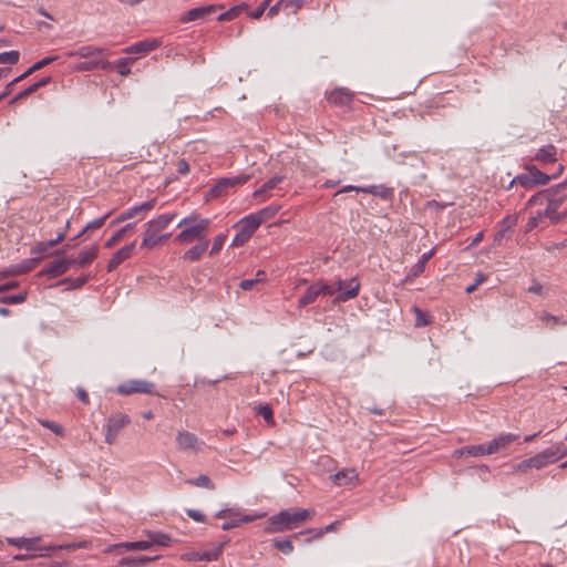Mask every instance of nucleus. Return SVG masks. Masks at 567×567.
I'll return each instance as SVG.
<instances>
[{
  "mask_svg": "<svg viewBox=\"0 0 567 567\" xmlns=\"http://www.w3.org/2000/svg\"><path fill=\"white\" fill-rule=\"evenodd\" d=\"M567 182L559 183L533 195L528 206H544L536 210L529 218L527 226L529 229L540 226L545 219L551 225H556L567 218Z\"/></svg>",
  "mask_w": 567,
  "mask_h": 567,
  "instance_id": "1",
  "label": "nucleus"
},
{
  "mask_svg": "<svg viewBox=\"0 0 567 567\" xmlns=\"http://www.w3.org/2000/svg\"><path fill=\"white\" fill-rule=\"evenodd\" d=\"M210 220L203 218L198 214H190L177 223L182 230L176 235L175 241L181 245H187L194 241H208Z\"/></svg>",
  "mask_w": 567,
  "mask_h": 567,
  "instance_id": "2",
  "label": "nucleus"
},
{
  "mask_svg": "<svg viewBox=\"0 0 567 567\" xmlns=\"http://www.w3.org/2000/svg\"><path fill=\"white\" fill-rule=\"evenodd\" d=\"M565 456H567V451H563L561 446H550L534 456L515 464L513 468L515 472L523 473L527 472L529 468L542 470Z\"/></svg>",
  "mask_w": 567,
  "mask_h": 567,
  "instance_id": "3",
  "label": "nucleus"
},
{
  "mask_svg": "<svg viewBox=\"0 0 567 567\" xmlns=\"http://www.w3.org/2000/svg\"><path fill=\"white\" fill-rule=\"evenodd\" d=\"M176 217L175 213L158 215L146 224V229L142 239V248H154L162 240L168 238L171 234H161Z\"/></svg>",
  "mask_w": 567,
  "mask_h": 567,
  "instance_id": "4",
  "label": "nucleus"
},
{
  "mask_svg": "<svg viewBox=\"0 0 567 567\" xmlns=\"http://www.w3.org/2000/svg\"><path fill=\"white\" fill-rule=\"evenodd\" d=\"M313 511L299 509L291 512L288 509L281 511L270 517V525L272 532H286L296 528L300 523L307 520Z\"/></svg>",
  "mask_w": 567,
  "mask_h": 567,
  "instance_id": "5",
  "label": "nucleus"
},
{
  "mask_svg": "<svg viewBox=\"0 0 567 567\" xmlns=\"http://www.w3.org/2000/svg\"><path fill=\"white\" fill-rule=\"evenodd\" d=\"M217 517L226 518V520L221 524L223 530H230L233 528H236L240 526L241 524L251 523L260 517L264 516V514L260 515H250V514H241L239 511L228 508V509H221L216 514Z\"/></svg>",
  "mask_w": 567,
  "mask_h": 567,
  "instance_id": "6",
  "label": "nucleus"
},
{
  "mask_svg": "<svg viewBox=\"0 0 567 567\" xmlns=\"http://www.w3.org/2000/svg\"><path fill=\"white\" fill-rule=\"evenodd\" d=\"M249 178L250 176L247 174L223 177L209 189L208 195L210 197L224 196L230 188L244 185Z\"/></svg>",
  "mask_w": 567,
  "mask_h": 567,
  "instance_id": "7",
  "label": "nucleus"
},
{
  "mask_svg": "<svg viewBox=\"0 0 567 567\" xmlns=\"http://www.w3.org/2000/svg\"><path fill=\"white\" fill-rule=\"evenodd\" d=\"M177 449L186 453H197L204 446V442L200 441L194 433L188 431H178L176 434Z\"/></svg>",
  "mask_w": 567,
  "mask_h": 567,
  "instance_id": "8",
  "label": "nucleus"
},
{
  "mask_svg": "<svg viewBox=\"0 0 567 567\" xmlns=\"http://www.w3.org/2000/svg\"><path fill=\"white\" fill-rule=\"evenodd\" d=\"M337 289L340 293L336 297L337 302H346L350 299L355 298L360 291V282L357 278L349 280H338Z\"/></svg>",
  "mask_w": 567,
  "mask_h": 567,
  "instance_id": "9",
  "label": "nucleus"
},
{
  "mask_svg": "<svg viewBox=\"0 0 567 567\" xmlns=\"http://www.w3.org/2000/svg\"><path fill=\"white\" fill-rule=\"evenodd\" d=\"M117 392L125 395L132 393L153 394L155 392V384L146 380H131L120 384Z\"/></svg>",
  "mask_w": 567,
  "mask_h": 567,
  "instance_id": "10",
  "label": "nucleus"
},
{
  "mask_svg": "<svg viewBox=\"0 0 567 567\" xmlns=\"http://www.w3.org/2000/svg\"><path fill=\"white\" fill-rule=\"evenodd\" d=\"M155 204H156V199H151V200H147V202L142 203L140 205L132 206L128 209H126L125 212H123L122 214H120L112 221V224L122 223V221H125V220H127L130 218H133V217L137 216L141 213L150 212V210H152L154 208Z\"/></svg>",
  "mask_w": 567,
  "mask_h": 567,
  "instance_id": "11",
  "label": "nucleus"
},
{
  "mask_svg": "<svg viewBox=\"0 0 567 567\" xmlns=\"http://www.w3.org/2000/svg\"><path fill=\"white\" fill-rule=\"evenodd\" d=\"M135 250V243H131L128 245L123 246L122 248L117 249L112 258L109 260L107 264V271L112 272L115 270L123 261L128 259Z\"/></svg>",
  "mask_w": 567,
  "mask_h": 567,
  "instance_id": "12",
  "label": "nucleus"
},
{
  "mask_svg": "<svg viewBox=\"0 0 567 567\" xmlns=\"http://www.w3.org/2000/svg\"><path fill=\"white\" fill-rule=\"evenodd\" d=\"M219 6L216 4H209L204 7H197L188 10L183 17L181 18L182 22H190L199 19H204L206 16L214 13Z\"/></svg>",
  "mask_w": 567,
  "mask_h": 567,
  "instance_id": "13",
  "label": "nucleus"
},
{
  "mask_svg": "<svg viewBox=\"0 0 567 567\" xmlns=\"http://www.w3.org/2000/svg\"><path fill=\"white\" fill-rule=\"evenodd\" d=\"M519 437L518 434L514 433H502L498 436L494 437L489 443V452L492 454L497 453L499 451L505 450L508 445L515 442Z\"/></svg>",
  "mask_w": 567,
  "mask_h": 567,
  "instance_id": "14",
  "label": "nucleus"
},
{
  "mask_svg": "<svg viewBox=\"0 0 567 567\" xmlns=\"http://www.w3.org/2000/svg\"><path fill=\"white\" fill-rule=\"evenodd\" d=\"M97 54H110V51L104 48H99L94 45H82L74 51H70L66 53L68 58H93Z\"/></svg>",
  "mask_w": 567,
  "mask_h": 567,
  "instance_id": "15",
  "label": "nucleus"
},
{
  "mask_svg": "<svg viewBox=\"0 0 567 567\" xmlns=\"http://www.w3.org/2000/svg\"><path fill=\"white\" fill-rule=\"evenodd\" d=\"M328 101L334 105H348L353 99L352 92L344 87H337L328 94Z\"/></svg>",
  "mask_w": 567,
  "mask_h": 567,
  "instance_id": "16",
  "label": "nucleus"
},
{
  "mask_svg": "<svg viewBox=\"0 0 567 567\" xmlns=\"http://www.w3.org/2000/svg\"><path fill=\"white\" fill-rule=\"evenodd\" d=\"M159 45V41L156 39H150L136 42L126 49H124V52L127 54H144L147 53L154 49H156Z\"/></svg>",
  "mask_w": 567,
  "mask_h": 567,
  "instance_id": "17",
  "label": "nucleus"
},
{
  "mask_svg": "<svg viewBox=\"0 0 567 567\" xmlns=\"http://www.w3.org/2000/svg\"><path fill=\"white\" fill-rule=\"evenodd\" d=\"M260 225L261 223L252 213L243 217L238 223L234 225V227L237 229H243L247 235L251 237Z\"/></svg>",
  "mask_w": 567,
  "mask_h": 567,
  "instance_id": "18",
  "label": "nucleus"
},
{
  "mask_svg": "<svg viewBox=\"0 0 567 567\" xmlns=\"http://www.w3.org/2000/svg\"><path fill=\"white\" fill-rule=\"evenodd\" d=\"M128 423V415L124 413H115L107 419V422L104 425V430H109L110 432H115L118 434V432Z\"/></svg>",
  "mask_w": 567,
  "mask_h": 567,
  "instance_id": "19",
  "label": "nucleus"
},
{
  "mask_svg": "<svg viewBox=\"0 0 567 567\" xmlns=\"http://www.w3.org/2000/svg\"><path fill=\"white\" fill-rule=\"evenodd\" d=\"M94 69L111 70L113 69V64L112 62L100 58L86 62H81L75 66V70L80 72L92 71Z\"/></svg>",
  "mask_w": 567,
  "mask_h": 567,
  "instance_id": "20",
  "label": "nucleus"
},
{
  "mask_svg": "<svg viewBox=\"0 0 567 567\" xmlns=\"http://www.w3.org/2000/svg\"><path fill=\"white\" fill-rule=\"evenodd\" d=\"M285 179V176L282 175H275L267 182H265L259 188H257L252 196L254 198H261V200H265L267 197V194L274 189L278 184H280Z\"/></svg>",
  "mask_w": 567,
  "mask_h": 567,
  "instance_id": "21",
  "label": "nucleus"
},
{
  "mask_svg": "<svg viewBox=\"0 0 567 567\" xmlns=\"http://www.w3.org/2000/svg\"><path fill=\"white\" fill-rule=\"evenodd\" d=\"M157 557H148V556H127L123 557L117 561V565L121 567H145L151 561L155 560Z\"/></svg>",
  "mask_w": 567,
  "mask_h": 567,
  "instance_id": "22",
  "label": "nucleus"
},
{
  "mask_svg": "<svg viewBox=\"0 0 567 567\" xmlns=\"http://www.w3.org/2000/svg\"><path fill=\"white\" fill-rule=\"evenodd\" d=\"M557 148L553 144L545 145L540 147L536 155L535 159L543 164L554 163L557 159Z\"/></svg>",
  "mask_w": 567,
  "mask_h": 567,
  "instance_id": "23",
  "label": "nucleus"
},
{
  "mask_svg": "<svg viewBox=\"0 0 567 567\" xmlns=\"http://www.w3.org/2000/svg\"><path fill=\"white\" fill-rule=\"evenodd\" d=\"M359 477L358 472L354 468H343L339 472H337L332 480L338 485H347L355 482Z\"/></svg>",
  "mask_w": 567,
  "mask_h": 567,
  "instance_id": "24",
  "label": "nucleus"
},
{
  "mask_svg": "<svg viewBox=\"0 0 567 567\" xmlns=\"http://www.w3.org/2000/svg\"><path fill=\"white\" fill-rule=\"evenodd\" d=\"M320 289L321 288L318 285V282H315L311 286H309L303 296L300 297L298 301V308H305L306 306L315 302L318 299V297L321 296Z\"/></svg>",
  "mask_w": 567,
  "mask_h": 567,
  "instance_id": "25",
  "label": "nucleus"
},
{
  "mask_svg": "<svg viewBox=\"0 0 567 567\" xmlns=\"http://www.w3.org/2000/svg\"><path fill=\"white\" fill-rule=\"evenodd\" d=\"M208 244V241H199L198 244L186 250L183 255V258L189 261L199 260L203 254L207 250Z\"/></svg>",
  "mask_w": 567,
  "mask_h": 567,
  "instance_id": "26",
  "label": "nucleus"
},
{
  "mask_svg": "<svg viewBox=\"0 0 567 567\" xmlns=\"http://www.w3.org/2000/svg\"><path fill=\"white\" fill-rule=\"evenodd\" d=\"M66 271V262H64L62 258L54 259L43 270V272L51 278L64 275Z\"/></svg>",
  "mask_w": 567,
  "mask_h": 567,
  "instance_id": "27",
  "label": "nucleus"
},
{
  "mask_svg": "<svg viewBox=\"0 0 567 567\" xmlns=\"http://www.w3.org/2000/svg\"><path fill=\"white\" fill-rule=\"evenodd\" d=\"M99 247L96 245L91 246L90 248L82 250L76 257V266L84 267L91 264L97 256Z\"/></svg>",
  "mask_w": 567,
  "mask_h": 567,
  "instance_id": "28",
  "label": "nucleus"
},
{
  "mask_svg": "<svg viewBox=\"0 0 567 567\" xmlns=\"http://www.w3.org/2000/svg\"><path fill=\"white\" fill-rule=\"evenodd\" d=\"M145 535L150 539L152 547L155 545L169 546L172 544V538L168 534L162 532L146 530Z\"/></svg>",
  "mask_w": 567,
  "mask_h": 567,
  "instance_id": "29",
  "label": "nucleus"
},
{
  "mask_svg": "<svg viewBox=\"0 0 567 567\" xmlns=\"http://www.w3.org/2000/svg\"><path fill=\"white\" fill-rule=\"evenodd\" d=\"M135 228L134 223H128L122 228H120L114 235H112L106 241L105 247L111 248L113 247L118 240L124 238L128 233L133 231Z\"/></svg>",
  "mask_w": 567,
  "mask_h": 567,
  "instance_id": "30",
  "label": "nucleus"
},
{
  "mask_svg": "<svg viewBox=\"0 0 567 567\" xmlns=\"http://www.w3.org/2000/svg\"><path fill=\"white\" fill-rule=\"evenodd\" d=\"M280 210V206L276 204H271L269 206H266L258 212L254 213L255 216L259 219V221L262 224L264 221L275 217L277 213Z\"/></svg>",
  "mask_w": 567,
  "mask_h": 567,
  "instance_id": "31",
  "label": "nucleus"
},
{
  "mask_svg": "<svg viewBox=\"0 0 567 567\" xmlns=\"http://www.w3.org/2000/svg\"><path fill=\"white\" fill-rule=\"evenodd\" d=\"M539 319L544 322V324L550 329H553L555 326H566L567 321L564 320L561 317H557L554 315H550L547 311H543L539 315Z\"/></svg>",
  "mask_w": 567,
  "mask_h": 567,
  "instance_id": "32",
  "label": "nucleus"
},
{
  "mask_svg": "<svg viewBox=\"0 0 567 567\" xmlns=\"http://www.w3.org/2000/svg\"><path fill=\"white\" fill-rule=\"evenodd\" d=\"M527 171L530 173L535 186L546 185L551 179L550 175L543 173L536 166H528Z\"/></svg>",
  "mask_w": 567,
  "mask_h": 567,
  "instance_id": "33",
  "label": "nucleus"
},
{
  "mask_svg": "<svg viewBox=\"0 0 567 567\" xmlns=\"http://www.w3.org/2000/svg\"><path fill=\"white\" fill-rule=\"evenodd\" d=\"M186 483L189 485H193V486H197V487L215 489L214 482L205 474H202L195 478H189L186 481Z\"/></svg>",
  "mask_w": 567,
  "mask_h": 567,
  "instance_id": "34",
  "label": "nucleus"
},
{
  "mask_svg": "<svg viewBox=\"0 0 567 567\" xmlns=\"http://www.w3.org/2000/svg\"><path fill=\"white\" fill-rule=\"evenodd\" d=\"M464 451L466 452V455H468V456H483V455L492 454V452H489L488 444L464 446Z\"/></svg>",
  "mask_w": 567,
  "mask_h": 567,
  "instance_id": "35",
  "label": "nucleus"
},
{
  "mask_svg": "<svg viewBox=\"0 0 567 567\" xmlns=\"http://www.w3.org/2000/svg\"><path fill=\"white\" fill-rule=\"evenodd\" d=\"M221 553H223V545L220 544L218 546L213 547L212 549L200 550L199 559H202V561L217 560L218 557L221 555Z\"/></svg>",
  "mask_w": 567,
  "mask_h": 567,
  "instance_id": "36",
  "label": "nucleus"
},
{
  "mask_svg": "<svg viewBox=\"0 0 567 567\" xmlns=\"http://www.w3.org/2000/svg\"><path fill=\"white\" fill-rule=\"evenodd\" d=\"M362 193H369L375 196H380L384 199L389 198L392 194V192L389 188L377 185L363 186Z\"/></svg>",
  "mask_w": 567,
  "mask_h": 567,
  "instance_id": "37",
  "label": "nucleus"
},
{
  "mask_svg": "<svg viewBox=\"0 0 567 567\" xmlns=\"http://www.w3.org/2000/svg\"><path fill=\"white\" fill-rule=\"evenodd\" d=\"M20 58L19 51L12 50L0 53V64H17Z\"/></svg>",
  "mask_w": 567,
  "mask_h": 567,
  "instance_id": "38",
  "label": "nucleus"
},
{
  "mask_svg": "<svg viewBox=\"0 0 567 567\" xmlns=\"http://www.w3.org/2000/svg\"><path fill=\"white\" fill-rule=\"evenodd\" d=\"M29 271V268H22L20 266H10L0 270V279H4L11 276H17Z\"/></svg>",
  "mask_w": 567,
  "mask_h": 567,
  "instance_id": "39",
  "label": "nucleus"
},
{
  "mask_svg": "<svg viewBox=\"0 0 567 567\" xmlns=\"http://www.w3.org/2000/svg\"><path fill=\"white\" fill-rule=\"evenodd\" d=\"M25 299H27V292L23 291V292L17 293V295L1 297L0 302L9 303V305H19V303L24 302Z\"/></svg>",
  "mask_w": 567,
  "mask_h": 567,
  "instance_id": "40",
  "label": "nucleus"
},
{
  "mask_svg": "<svg viewBox=\"0 0 567 567\" xmlns=\"http://www.w3.org/2000/svg\"><path fill=\"white\" fill-rule=\"evenodd\" d=\"M117 550L132 551L133 550V542H122V543L112 544L104 549V553L110 554V553L117 551Z\"/></svg>",
  "mask_w": 567,
  "mask_h": 567,
  "instance_id": "41",
  "label": "nucleus"
},
{
  "mask_svg": "<svg viewBox=\"0 0 567 567\" xmlns=\"http://www.w3.org/2000/svg\"><path fill=\"white\" fill-rule=\"evenodd\" d=\"M274 545L286 555L292 553L293 550V546L290 538L275 539Z\"/></svg>",
  "mask_w": 567,
  "mask_h": 567,
  "instance_id": "42",
  "label": "nucleus"
},
{
  "mask_svg": "<svg viewBox=\"0 0 567 567\" xmlns=\"http://www.w3.org/2000/svg\"><path fill=\"white\" fill-rule=\"evenodd\" d=\"M130 59H118L117 61H115L113 64V66H116L117 69V72L122 75V76H126L131 73V69L128 66L130 64Z\"/></svg>",
  "mask_w": 567,
  "mask_h": 567,
  "instance_id": "43",
  "label": "nucleus"
},
{
  "mask_svg": "<svg viewBox=\"0 0 567 567\" xmlns=\"http://www.w3.org/2000/svg\"><path fill=\"white\" fill-rule=\"evenodd\" d=\"M512 183H516V184H519L520 186L525 187V188H529V187H533L535 186L534 183H533V179H532V175L530 173L528 172L527 174H520V175H517Z\"/></svg>",
  "mask_w": 567,
  "mask_h": 567,
  "instance_id": "44",
  "label": "nucleus"
},
{
  "mask_svg": "<svg viewBox=\"0 0 567 567\" xmlns=\"http://www.w3.org/2000/svg\"><path fill=\"white\" fill-rule=\"evenodd\" d=\"M111 214L112 212H109L104 216L87 223L86 226L83 228V231L101 228L104 225L105 220L111 216Z\"/></svg>",
  "mask_w": 567,
  "mask_h": 567,
  "instance_id": "45",
  "label": "nucleus"
},
{
  "mask_svg": "<svg viewBox=\"0 0 567 567\" xmlns=\"http://www.w3.org/2000/svg\"><path fill=\"white\" fill-rule=\"evenodd\" d=\"M258 414L268 423V424H272L274 423V413H272V410L269 405L265 404V405H260L258 408Z\"/></svg>",
  "mask_w": 567,
  "mask_h": 567,
  "instance_id": "46",
  "label": "nucleus"
},
{
  "mask_svg": "<svg viewBox=\"0 0 567 567\" xmlns=\"http://www.w3.org/2000/svg\"><path fill=\"white\" fill-rule=\"evenodd\" d=\"M58 59H59L58 55L45 56L42 60L35 62L32 66H30V71L35 72V71L49 65L50 63L56 61Z\"/></svg>",
  "mask_w": 567,
  "mask_h": 567,
  "instance_id": "47",
  "label": "nucleus"
},
{
  "mask_svg": "<svg viewBox=\"0 0 567 567\" xmlns=\"http://www.w3.org/2000/svg\"><path fill=\"white\" fill-rule=\"evenodd\" d=\"M87 280H89V276L83 275V276H79L78 278H74V279L66 278V279L62 280L61 282H69L71 285V288L76 289V288H80L83 285H85Z\"/></svg>",
  "mask_w": 567,
  "mask_h": 567,
  "instance_id": "48",
  "label": "nucleus"
},
{
  "mask_svg": "<svg viewBox=\"0 0 567 567\" xmlns=\"http://www.w3.org/2000/svg\"><path fill=\"white\" fill-rule=\"evenodd\" d=\"M225 240H226V235L220 234V235L216 236L214 239L212 249L209 251V255H216L217 252H219L224 246Z\"/></svg>",
  "mask_w": 567,
  "mask_h": 567,
  "instance_id": "49",
  "label": "nucleus"
},
{
  "mask_svg": "<svg viewBox=\"0 0 567 567\" xmlns=\"http://www.w3.org/2000/svg\"><path fill=\"white\" fill-rule=\"evenodd\" d=\"M251 237L247 235L243 229H238L237 234L235 235L231 245L233 246H243L245 245Z\"/></svg>",
  "mask_w": 567,
  "mask_h": 567,
  "instance_id": "50",
  "label": "nucleus"
},
{
  "mask_svg": "<svg viewBox=\"0 0 567 567\" xmlns=\"http://www.w3.org/2000/svg\"><path fill=\"white\" fill-rule=\"evenodd\" d=\"M40 423L42 426L51 430L56 435H63V427L60 424L49 420H41Z\"/></svg>",
  "mask_w": 567,
  "mask_h": 567,
  "instance_id": "51",
  "label": "nucleus"
},
{
  "mask_svg": "<svg viewBox=\"0 0 567 567\" xmlns=\"http://www.w3.org/2000/svg\"><path fill=\"white\" fill-rule=\"evenodd\" d=\"M270 3V0H264L258 7L256 10L251 11L249 13V17L252 18V19H259L262 17V14L265 13L266 9L268 8Z\"/></svg>",
  "mask_w": 567,
  "mask_h": 567,
  "instance_id": "52",
  "label": "nucleus"
},
{
  "mask_svg": "<svg viewBox=\"0 0 567 567\" xmlns=\"http://www.w3.org/2000/svg\"><path fill=\"white\" fill-rule=\"evenodd\" d=\"M338 525V522H333L329 525H327L326 527L323 528H319V529H308L307 533H313L316 537H321L323 536L326 533H329V532H332L336 529Z\"/></svg>",
  "mask_w": 567,
  "mask_h": 567,
  "instance_id": "53",
  "label": "nucleus"
},
{
  "mask_svg": "<svg viewBox=\"0 0 567 567\" xmlns=\"http://www.w3.org/2000/svg\"><path fill=\"white\" fill-rule=\"evenodd\" d=\"M80 548V545H76V543H71V544H62V545H56V546H45L43 548H39L40 550H45V551H51V550H55V549H69V550H74V549H78Z\"/></svg>",
  "mask_w": 567,
  "mask_h": 567,
  "instance_id": "54",
  "label": "nucleus"
},
{
  "mask_svg": "<svg viewBox=\"0 0 567 567\" xmlns=\"http://www.w3.org/2000/svg\"><path fill=\"white\" fill-rule=\"evenodd\" d=\"M37 86L35 84H31L29 85L27 89H24L23 91H21L20 93H18L11 101V104L16 103L17 101L21 100V99H24L27 96H29L30 94L34 93L37 91Z\"/></svg>",
  "mask_w": 567,
  "mask_h": 567,
  "instance_id": "55",
  "label": "nucleus"
},
{
  "mask_svg": "<svg viewBox=\"0 0 567 567\" xmlns=\"http://www.w3.org/2000/svg\"><path fill=\"white\" fill-rule=\"evenodd\" d=\"M517 223V218L515 216H506L501 221V229L504 231L511 230Z\"/></svg>",
  "mask_w": 567,
  "mask_h": 567,
  "instance_id": "56",
  "label": "nucleus"
},
{
  "mask_svg": "<svg viewBox=\"0 0 567 567\" xmlns=\"http://www.w3.org/2000/svg\"><path fill=\"white\" fill-rule=\"evenodd\" d=\"M318 285L320 286V293L321 296H332L338 289H337V284L334 286H330L326 282H322V281H317Z\"/></svg>",
  "mask_w": 567,
  "mask_h": 567,
  "instance_id": "57",
  "label": "nucleus"
},
{
  "mask_svg": "<svg viewBox=\"0 0 567 567\" xmlns=\"http://www.w3.org/2000/svg\"><path fill=\"white\" fill-rule=\"evenodd\" d=\"M261 278H252V279H244L239 282V287L243 290H251L258 282H260Z\"/></svg>",
  "mask_w": 567,
  "mask_h": 567,
  "instance_id": "58",
  "label": "nucleus"
},
{
  "mask_svg": "<svg viewBox=\"0 0 567 567\" xmlns=\"http://www.w3.org/2000/svg\"><path fill=\"white\" fill-rule=\"evenodd\" d=\"M240 7H233L229 10L220 13L217 18L218 21H227L230 20L239 10Z\"/></svg>",
  "mask_w": 567,
  "mask_h": 567,
  "instance_id": "59",
  "label": "nucleus"
},
{
  "mask_svg": "<svg viewBox=\"0 0 567 567\" xmlns=\"http://www.w3.org/2000/svg\"><path fill=\"white\" fill-rule=\"evenodd\" d=\"M152 548L150 539L133 542V550H148Z\"/></svg>",
  "mask_w": 567,
  "mask_h": 567,
  "instance_id": "60",
  "label": "nucleus"
},
{
  "mask_svg": "<svg viewBox=\"0 0 567 567\" xmlns=\"http://www.w3.org/2000/svg\"><path fill=\"white\" fill-rule=\"evenodd\" d=\"M485 280H486V276H485L484 274H482V272L477 274V278H476V280L474 281V284H473V285H471V286H468V287L465 289V291H466L467 293L473 292V291L477 288V286H478V285H481L482 282H484Z\"/></svg>",
  "mask_w": 567,
  "mask_h": 567,
  "instance_id": "61",
  "label": "nucleus"
},
{
  "mask_svg": "<svg viewBox=\"0 0 567 567\" xmlns=\"http://www.w3.org/2000/svg\"><path fill=\"white\" fill-rule=\"evenodd\" d=\"M425 269V266H424V261H419L415 262L413 265V267L411 268V271H410V275L412 277H417L419 275H421Z\"/></svg>",
  "mask_w": 567,
  "mask_h": 567,
  "instance_id": "62",
  "label": "nucleus"
},
{
  "mask_svg": "<svg viewBox=\"0 0 567 567\" xmlns=\"http://www.w3.org/2000/svg\"><path fill=\"white\" fill-rule=\"evenodd\" d=\"M414 310L416 312V322H415V324L417 327L426 326L429 323V321L425 318L426 317L425 313H423L419 308H415Z\"/></svg>",
  "mask_w": 567,
  "mask_h": 567,
  "instance_id": "63",
  "label": "nucleus"
},
{
  "mask_svg": "<svg viewBox=\"0 0 567 567\" xmlns=\"http://www.w3.org/2000/svg\"><path fill=\"white\" fill-rule=\"evenodd\" d=\"M528 292L542 296L543 295L542 284L537 280H533L532 286L528 288Z\"/></svg>",
  "mask_w": 567,
  "mask_h": 567,
  "instance_id": "64",
  "label": "nucleus"
}]
</instances>
